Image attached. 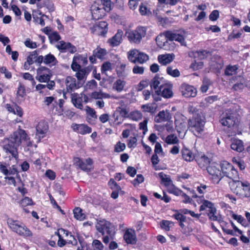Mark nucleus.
<instances>
[{
	"instance_id": "obj_1",
	"label": "nucleus",
	"mask_w": 250,
	"mask_h": 250,
	"mask_svg": "<svg viewBox=\"0 0 250 250\" xmlns=\"http://www.w3.org/2000/svg\"><path fill=\"white\" fill-rule=\"evenodd\" d=\"M189 112H191L192 118L188 122L190 126V130L195 135H199L203 131L205 121L199 110L196 108L188 109Z\"/></svg>"
},
{
	"instance_id": "obj_2",
	"label": "nucleus",
	"mask_w": 250,
	"mask_h": 250,
	"mask_svg": "<svg viewBox=\"0 0 250 250\" xmlns=\"http://www.w3.org/2000/svg\"><path fill=\"white\" fill-rule=\"evenodd\" d=\"M232 191L240 198L250 197V183L248 182L234 181L230 184Z\"/></svg>"
},
{
	"instance_id": "obj_3",
	"label": "nucleus",
	"mask_w": 250,
	"mask_h": 250,
	"mask_svg": "<svg viewBox=\"0 0 250 250\" xmlns=\"http://www.w3.org/2000/svg\"><path fill=\"white\" fill-rule=\"evenodd\" d=\"M147 28L139 26L134 30H129L125 32V35L131 43L140 44L142 39L146 36Z\"/></svg>"
},
{
	"instance_id": "obj_4",
	"label": "nucleus",
	"mask_w": 250,
	"mask_h": 250,
	"mask_svg": "<svg viewBox=\"0 0 250 250\" xmlns=\"http://www.w3.org/2000/svg\"><path fill=\"white\" fill-rule=\"evenodd\" d=\"M7 224L10 228L16 233L20 236L25 237H32L33 233L24 224L20 223L17 220H14L12 219L7 220Z\"/></svg>"
},
{
	"instance_id": "obj_5",
	"label": "nucleus",
	"mask_w": 250,
	"mask_h": 250,
	"mask_svg": "<svg viewBox=\"0 0 250 250\" xmlns=\"http://www.w3.org/2000/svg\"><path fill=\"white\" fill-rule=\"evenodd\" d=\"M200 211L204 210H207V211H208V216L211 220L216 221L218 222H221L222 221L220 216L215 215L216 209L214 207L213 204L210 201L203 200V204L200 207Z\"/></svg>"
},
{
	"instance_id": "obj_6",
	"label": "nucleus",
	"mask_w": 250,
	"mask_h": 250,
	"mask_svg": "<svg viewBox=\"0 0 250 250\" xmlns=\"http://www.w3.org/2000/svg\"><path fill=\"white\" fill-rule=\"evenodd\" d=\"M186 34V32L184 31H172L170 30L164 32V35L167 39L170 41L171 42L172 48L174 47V43L172 42L173 41H175L179 42L182 45H186V42H185L184 36Z\"/></svg>"
},
{
	"instance_id": "obj_7",
	"label": "nucleus",
	"mask_w": 250,
	"mask_h": 250,
	"mask_svg": "<svg viewBox=\"0 0 250 250\" xmlns=\"http://www.w3.org/2000/svg\"><path fill=\"white\" fill-rule=\"evenodd\" d=\"M91 13L93 19L98 20L102 19L105 15V7L103 4H100L98 1L94 2L90 7Z\"/></svg>"
},
{
	"instance_id": "obj_8",
	"label": "nucleus",
	"mask_w": 250,
	"mask_h": 250,
	"mask_svg": "<svg viewBox=\"0 0 250 250\" xmlns=\"http://www.w3.org/2000/svg\"><path fill=\"white\" fill-rule=\"evenodd\" d=\"M220 168V164L217 163H212L211 165L207 167L208 173L212 176L214 182L217 183H218L223 177Z\"/></svg>"
},
{
	"instance_id": "obj_9",
	"label": "nucleus",
	"mask_w": 250,
	"mask_h": 250,
	"mask_svg": "<svg viewBox=\"0 0 250 250\" xmlns=\"http://www.w3.org/2000/svg\"><path fill=\"white\" fill-rule=\"evenodd\" d=\"M87 63L88 60L86 55L77 54L73 58L71 67L73 71H77L81 68V64L85 65Z\"/></svg>"
},
{
	"instance_id": "obj_10",
	"label": "nucleus",
	"mask_w": 250,
	"mask_h": 250,
	"mask_svg": "<svg viewBox=\"0 0 250 250\" xmlns=\"http://www.w3.org/2000/svg\"><path fill=\"white\" fill-rule=\"evenodd\" d=\"M57 48L62 53L69 52L73 54L77 52V48L70 42H66L63 41H60L56 45Z\"/></svg>"
},
{
	"instance_id": "obj_11",
	"label": "nucleus",
	"mask_w": 250,
	"mask_h": 250,
	"mask_svg": "<svg viewBox=\"0 0 250 250\" xmlns=\"http://www.w3.org/2000/svg\"><path fill=\"white\" fill-rule=\"evenodd\" d=\"M173 85L170 83L167 82L156 93L157 95H161L165 98H170L173 96Z\"/></svg>"
},
{
	"instance_id": "obj_12",
	"label": "nucleus",
	"mask_w": 250,
	"mask_h": 250,
	"mask_svg": "<svg viewBox=\"0 0 250 250\" xmlns=\"http://www.w3.org/2000/svg\"><path fill=\"white\" fill-rule=\"evenodd\" d=\"M167 81L165 80L164 78L160 77L158 75L155 76L151 80L150 83L151 88L155 91V94L166 83Z\"/></svg>"
},
{
	"instance_id": "obj_13",
	"label": "nucleus",
	"mask_w": 250,
	"mask_h": 250,
	"mask_svg": "<svg viewBox=\"0 0 250 250\" xmlns=\"http://www.w3.org/2000/svg\"><path fill=\"white\" fill-rule=\"evenodd\" d=\"M48 130V125L45 121H40L36 126V136L40 140L45 137Z\"/></svg>"
},
{
	"instance_id": "obj_14",
	"label": "nucleus",
	"mask_w": 250,
	"mask_h": 250,
	"mask_svg": "<svg viewBox=\"0 0 250 250\" xmlns=\"http://www.w3.org/2000/svg\"><path fill=\"white\" fill-rule=\"evenodd\" d=\"M19 146L16 145L13 142L8 139L7 143L3 146V148L6 152L10 153L12 157L17 159L18 158V147Z\"/></svg>"
},
{
	"instance_id": "obj_15",
	"label": "nucleus",
	"mask_w": 250,
	"mask_h": 250,
	"mask_svg": "<svg viewBox=\"0 0 250 250\" xmlns=\"http://www.w3.org/2000/svg\"><path fill=\"white\" fill-rule=\"evenodd\" d=\"M235 120L233 114L228 111L223 115L220 122L223 125L230 127L235 125Z\"/></svg>"
},
{
	"instance_id": "obj_16",
	"label": "nucleus",
	"mask_w": 250,
	"mask_h": 250,
	"mask_svg": "<svg viewBox=\"0 0 250 250\" xmlns=\"http://www.w3.org/2000/svg\"><path fill=\"white\" fill-rule=\"evenodd\" d=\"M107 24L103 21L101 22L99 25H94L90 28L93 34H96L104 36L107 32Z\"/></svg>"
},
{
	"instance_id": "obj_17",
	"label": "nucleus",
	"mask_w": 250,
	"mask_h": 250,
	"mask_svg": "<svg viewBox=\"0 0 250 250\" xmlns=\"http://www.w3.org/2000/svg\"><path fill=\"white\" fill-rule=\"evenodd\" d=\"M245 79L240 76L233 77L230 83H233L232 89L234 91L242 90L245 87Z\"/></svg>"
},
{
	"instance_id": "obj_18",
	"label": "nucleus",
	"mask_w": 250,
	"mask_h": 250,
	"mask_svg": "<svg viewBox=\"0 0 250 250\" xmlns=\"http://www.w3.org/2000/svg\"><path fill=\"white\" fill-rule=\"evenodd\" d=\"M175 213L172 215L176 220L179 221V225L182 228H184L185 225L183 222H185L187 220V217L184 214L188 213V209L175 210Z\"/></svg>"
},
{
	"instance_id": "obj_19",
	"label": "nucleus",
	"mask_w": 250,
	"mask_h": 250,
	"mask_svg": "<svg viewBox=\"0 0 250 250\" xmlns=\"http://www.w3.org/2000/svg\"><path fill=\"white\" fill-rule=\"evenodd\" d=\"M129 69L126 68V64L119 62L116 65V72L118 77L122 79H125L128 76Z\"/></svg>"
},
{
	"instance_id": "obj_20",
	"label": "nucleus",
	"mask_w": 250,
	"mask_h": 250,
	"mask_svg": "<svg viewBox=\"0 0 250 250\" xmlns=\"http://www.w3.org/2000/svg\"><path fill=\"white\" fill-rule=\"evenodd\" d=\"M124 239L127 244H136L137 240L135 231L131 229H127L124 233Z\"/></svg>"
},
{
	"instance_id": "obj_21",
	"label": "nucleus",
	"mask_w": 250,
	"mask_h": 250,
	"mask_svg": "<svg viewBox=\"0 0 250 250\" xmlns=\"http://www.w3.org/2000/svg\"><path fill=\"white\" fill-rule=\"evenodd\" d=\"M123 32L122 30H118L117 32L112 38L108 39L107 42L112 47L117 46L122 41Z\"/></svg>"
},
{
	"instance_id": "obj_22",
	"label": "nucleus",
	"mask_w": 250,
	"mask_h": 250,
	"mask_svg": "<svg viewBox=\"0 0 250 250\" xmlns=\"http://www.w3.org/2000/svg\"><path fill=\"white\" fill-rule=\"evenodd\" d=\"M65 84L66 90L69 93L72 92V91L80 87L79 83H76V79L70 76L66 78Z\"/></svg>"
},
{
	"instance_id": "obj_23",
	"label": "nucleus",
	"mask_w": 250,
	"mask_h": 250,
	"mask_svg": "<svg viewBox=\"0 0 250 250\" xmlns=\"http://www.w3.org/2000/svg\"><path fill=\"white\" fill-rule=\"evenodd\" d=\"M190 57H193L194 59H197L199 61L206 59L211 55V52L207 50H201L195 52H192L191 54H188Z\"/></svg>"
},
{
	"instance_id": "obj_24",
	"label": "nucleus",
	"mask_w": 250,
	"mask_h": 250,
	"mask_svg": "<svg viewBox=\"0 0 250 250\" xmlns=\"http://www.w3.org/2000/svg\"><path fill=\"white\" fill-rule=\"evenodd\" d=\"M26 135L27 134L24 130H20L18 132H14L9 139L15 143L16 145L20 146L21 143V138L25 139Z\"/></svg>"
},
{
	"instance_id": "obj_25",
	"label": "nucleus",
	"mask_w": 250,
	"mask_h": 250,
	"mask_svg": "<svg viewBox=\"0 0 250 250\" xmlns=\"http://www.w3.org/2000/svg\"><path fill=\"white\" fill-rule=\"evenodd\" d=\"M157 44L160 48H163L165 50L169 49L168 45H170L169 43L168 39L164 35V32L163 34L159 35L155 39Z\"/></svg>"
},
{
	"instance_id": "obj_26",
	"label": "nucleus",
	"mask_w": 250,
	"mask_h": 250,
	"mask_svg": "<svg viewBox=\"0 0 250 250\" xmlns=\"http://www.w3.org/2000/svg\"><path fill=\"white\" fill-rule=\"evenodd\" d=\"M171 119V115L170 112L166 110L160 111L154 118V121L156 123H161L170 120Z\"/></svg>"
},
{
	"instance_id": "obj_27",
	"label": "nucleus",
	"mask_w": 250,
	"mask_h": 250,
	"mask_svg": "<svg viewBox=\"0 0 250 250\" xmlns=\"http://www.w3.org/2000/svg\"><path fill=\"white\" fill-rule=\"evenodd\" d=\"M175 58V55L173 53L160 55L158 57L159 63L164 65L170 63Z\"/></svg>"
},
{
	"instance_id": "obj_28",
	"label": "nucleus",
	"mask_w": 250,
	"mask_h": 250,
	"mask_svg": "<svg viewBox=\"0 0 250 250\" xmlns=\"http://www.w3.org/2000/svg\"><path fill=\"white\" fill-rule=\"evenodd\" d=\"M224 65L223 59L219 56L214 57L210 63V67L212 69L215 70L219 72Z\"/></svg>"
},
{
	"instance_id": "obj_29",
	"label": "nucleus",
	"mask_w": 250,
	"mask_h": 250,
	"mask_svg": "<svg viewBox=\"0 0 250 250\" xmlns=\"http://www.w3.org/2000/svg\"><path fill=\"white\" fill-rule=\"evenodd\" d=\"M73 130L83 135L90 133L92 132V128L84 124H75L73 126Z\"/></svg>"
},
{
	"instance_id": "obj_30",
	"label": "nucleus",
	"mask_w": 250,
	"mask_h": 250,
	"mask_svg": "<svg viewBox=\"0 0 250 250\" xmlns=\"http://www.w3.org/2000/svg\"><path fill=\"white\" fill-rule=\"evenodd\" d=\"M82 101V97H80L78 94L74 93L71 94V102L75 107L83 109Z\"/></svg>"
},
{
	"instance_id": "obj_31",
	"label": "nucleus",
	"mask_w": 250,
	"mask_h": 250,
	"mask_svg": "<svg viewBox=\"0 0 250 250\" xmlns=\"http://www.w3.org/2000/svg\"><path fill=\"white\" fill-rule=\"evenodd\" d=\"M111 225L112 224L110 222L104 220L100 221L96 225V227L99 232H101L103 235H104L105 234L108 229L109 228Z\"/></svg>"
},
{
	"instance_id": "obj_32",
	"label": "nucleus",
	"mask_w": 250,
	"mask_h": 250,
	"mask_svg": "<svg viewBox=\"0 0 250 250\" xmlns=\"http://www.w3.org/2000/svg\"><path fill=\"white\" fill-rule=\"evenodd\" d=\"M230 147L237 152H242L244 149L243 142L239 139H234L232 141Z\"/></svg>"
},
{
	"instance_id": "obj_33",
	"label": "nucleus",
	"mask_w": 250,
	"mask_h": 250,
	"mask_svg": "<svg viewBox=\"0 0 250 250\" xmlns=\"http://www.w3.org/2000/svg\"><path fill=\"white\" fill-rule=\"evenodd\" d=\"M58 63V61L55 57L49 53L44 56V63L49 66L55 65Z\"/></svg>"
},
{
	"instance_id": "obj_34",
	"label": "nucleus",
	"mask_w": 250,
	"mask_h": 250,
	"mask_svg": "<svg viewBox=\"0 0 250 250\" xmlns=\"http://www.w3.org/2000/svg\"><path fill=\"white\" fill-rule=\"evenodd\" d=\"M126 82L121 79H117L113 83V89L118 92L122 91L125 85Z\"/></svg>"
},
{
	"instance_id": "obj_35",
	"label": "nucleus",
	"mask_w": 250,
	"mask_h": 250,
	"mask_svg": "<svg viewBox=\"0 0 250 250\" xmlns=\"http://www.w3.org/2000/svg\"><path fill=\"white\" fill-rule=\"evenodd\" d=\"M158 175L159 177L161 178L162 182L164 183L166 186H173L172 181H171L169 176L166 175L162 172H160Z\"/></svg>"
},
{
	"instance_id": "obj_36",
	"label": "nucleus",
	"mask_w": 250,
	"mask_h": 250,
	"mask_svg": "<svg viewBox=\"0 0 250 250\" xmlns=\"http://www.w3.org/2000/svg\"><path fill=\"white\" fill-rule=\"evenodd\" d=\"M220 165V167L221 168V172L222 174L224 176L226 175L227 172H229L230 170H232V168H233V166L228 162L227 161H223Z\"/></svg>"
},
{
	"instance_id": "obj_37",
	"label": "nucleus",
	"mask_w": 250,
	"mask_h": 250,
	"mask_svg": "<svg viewBox=\"0 0 250 250\" xmlns=\"http://www.w3.org/2000/svg\"><path fill=\"white\" fill-rule=\"evenodd\" d=\"M92 163L93 162L92 159L88 158L85 162L83 161L82 162H81L79 167L83 170L88 172L90 171V168L89 167L92 165Z\"/></svg>"
},
{
	"instance_id": "obj_38",
	"label": "nucleus",
	"mask_w": 250,
	"mask_h": 250,
	"mask_svg": "<svg viewBox=\"0 0 250 250\" xmlns=\"http://www.w3.org/2000/svg\"><path fill=\"white\" fill-rule=\"evenodd\" d=\"M91 97L94 99L102 100L103 98H109L110 96L109 94L103 93L102 91H94L91 93Z\"/></svg>"
},
{
	"instance_id": "obj_39",
	"label": "nucleus",
	"mask_w": 250,
	"mask_h": 250,
	"mask_svg": "<svg viewBox=\"0 0 250 250\" xmlns=\"http://www.w3.org/2000/svg\"><path fill=\"white\" fill-rule=\"evenodd\" d=\"M139 50L133 49L127 52V58L128 60L133 63H136V60L139 54Z\"/></svg>"
},
{
	"instance_id": "obj_40",
	"label": "nucleus",
	"mask_w": 250,
	"mask_h": 250,
	"mask_svg": "<svg viewBox=\"0 0 250 250\" xmlns=\"http://www.w3.org/2000/svg\"><path fill=\"white\" fill-rule=\"evenodd\" d=\"M73 213L74 217L77 220L82 221L85 218V214L82 213V209L79 207L75 208L74 209Z\"/></svg>"
},
{
	"instance_id": "obj_41",
	"label": "nucleus",
	"mask_w": 250,
	"mask_h": 250,
	"mask_svg": "<svg viewBox=\"0 0 250 250\" xmlns=\"http://www.w3.org/2000/svg\"><path fill=\"white\" fill-rule=\"evenodd\" d=\"M210 159L205 155L202 156L197 160V163L201 167H206L210 163Z\"/></svg>"
},
{
	"instance_id": "obj_42",
	"label": "nucleus",
	"mask_w": 250,
	"mask_h": 250,
	"mask_svg": "<svg viewBox=\"0 0 250 250\" xmlns=\"http://www.w3.org/2000/svg\"><path fill=\"white\" fill-rule=\"evenodd\" d=\"M148 59L149 57L147 54L139 51L136 60V63L142 64L146 62Z\"/></svg>"
},
{
	"instance_id": "obj_43",
	"label": "nucleus",
	"mask_w": 250,
	"mask_h": 250,
	"mask_svg": "<svg viewBox=\"0 0 250 250\" xmlns=\"http://www.w3.org/2000/svg\"><path fill=\"white\" fill-rule=\"evenodd\" d=\"M238 67L236 65H228L225 70V75L226 76H232L236 73Z\"/></svg>"
},
{
	"instance_id": "obj_44",
	"label": "nucleus",
	"mask_w": 250,
	"mask_h": 250,
	"mask_svg": "<svg viewBox=\"0 0 250 250\" xmlns=\"http://www.w3.org/2000/svg\"><path fill=\"white\" fill-rule=\"evenodd\" d=\"M188 191H189V188H188ZM190 193L192 194L191 197L192 198H193L194 199H193L192 198H190L188 196V204H190L191 205H193L194 207H196V205L195 204V201L197 202L198 204H200L202 202V199L200 198H198L197 195H194V193L192 192L191 191H190Z\"/></svg>"
},
{
	"instance_id": "obj_45",
	"label": "nucleus",
	"mask_w": 250,
	"mask_h": 250,
	"mask_svg": "<svg viewBox=\"0 0 250 250\" xmlns=\"http://www.w3.org/2000/svg\"><path fill=\"white\" fill-rule=\"evenodd\" d=\"M93 52V54L96 56L97 58L100 59H103L107 53V51L105 49L101 48H97Z\"/></svg>"
},
{
	"instance_id": "obj_46",
	"label": "nucleus",
	"mask_w": 250,
	"mask_h": 250,
	"mask_svg": "<svg viewBox=\"0 0 250 250\" xmlns=\"http://www.w3.org/2000/svg\"><path fill=\"white\" fill-rule=\"evenodd\" d=\"M203 65L204 63L203 62L199 61L197 59H194V62L190 64V68L195 71L202 69L203 67Z\"/></svg>"
},
{
	"instance_id": "obj_47",
	"label": "nucleus",
	"mask_w": 250,
	"mask_h": 250,
	"mask_svg": "<svg viewBox=\"0 0 250 250\" xmlns=\"http://www.w3.org/2000/svg\"><path fill=\"white\" fill-rule=\"evenodd\" d=\"M210 84L211 81L209 79L207 78H204L202 84L200 87V90L201 92H202L203 93L206 92L208 91L209 86L210 85Z\"/></svg>"
},
{
	"instance_id": "obj_48",
	"label": "nucleus",
	"mask_w": 250,
	"mask_h": 250,
	"mask_svg": "<svg viewBox=\"0 0 250 250\" xmlns=\"http://www.w3.org/2000/svg\"><path fill=\"white\" fill-rule=\"evenodd\" d=\"M51 75L50 74H39L36 77L37 80H38L40 83H46L48 82L50 79Z\"/></svg>"
},
{
	"instance_id": "obj_49",
	"label": "nucleus",
	"mask_w": 250,
	"mask_h": 250,
	"mask_svg": "<svg viewBox=\"0 0 250 250\" xmlns=\"http://www.w3.org/2000/svg\"><path fill=\"white\" fill-rule=\"evenodd\" d=\"M173 225L174 223L172 221L165 220H162L160 223L161 228L166 231L169 230Z\"/></svg>"
},
{
	"instance_id": "obj_50",
	"label": "nucleus",
	"mask_w": 250,
	"mask_h": 250,
	"mask_svg": "<svg viewBox=\"0 0 250 250\" xmlns=\"http://www.w3.org/2000/svg\"><path fill=\"white\" fill-rule=\"evenodd\" d=\"M167 73L174 78L178 77L180 75V72L178 69H173L172 67L170 66L167 67Z\"/></svg>"
},
{
	"instance_id": "obj_51",
	"label": "nucleus",
	"mask_w": 250,
	"mask_h": 250,
	"mask_svg": "<svg viewBox=\"0 0 250 250\" xmlns=\"http://www.w3.org/2000/svg\"><path fill=\"white\" fill-rule=\"evenodd\" d=\"M128 117L134 121H138L142 119V114L140 111L136 110L130 113Z\"/></svg>"
},
{
	"instance_id": "obj_52",
	"label": "nucleus",
	"mask_w": 250,
	"mask_h": 250,
	"mask_svg": "<svg viewBox=\"0 0 250 250\" xmlns=\"http://www.w3.org/2000/svg\"><path fill=\"white\" fill-rule=\"evenodd\" d=\"M227 174L225 175L226 176L232 180V182L234 181H239V180H236L235 179L237 177V171L236 170L234 167L232 168L231 170L229 172H226Z\"/></svg>"
},
{
	"instance_id": "obj_53",
	"label": "nucleus",
	"mask_w": 250,
	"mask_h": 250,
	"mask_svg": "<svg viewBox=\"0 0 250 250\" xmlns=\"http://www.w3.org/2000/svg\"><path fill=\"white\" fill-rule=\"evenodd\" d=\"M20 205L22 208H25L27 206L33 205H34V203L31 198L28 197H25L21 200Z\"/></svg>"
},
{
	"instance_id": "obj_54",
	"label": "nucleus",
	"mask_w": 250,
	"mask_h": 250,
	"mask_svg": "<svg viewBox=\"0 0 250 250\" xmlns=\"http://www.w3.org/2000/svg\"><path fill=\"white\" fill-rule=\"evenodd\" d=\"M165 142L168 144H176L178 143V139L175 135L170 134L166 137Z\"/></svg>"
},
{
	"instance_id": "obj_55",
	"label": "nucleus",
	"mask_w": 250,
	"mask_h": 250,
	"mask_svg": "<svg viewBox=\"0 0 250 250\" xmlns=\"http://www.w3.org/2000/svg\"><path fill=\"white\" fill-rule=\"evenodd\" d=\"M141 108L143 112H149L151 114L154 113L156 110V108L149 104L142 105Z\"/></svg>"
},
{
	"instance_id": "obj_56",
	"label": "nucleus",
	"mask_w": 250,
	"mask_h": 250,
	"mask_svg": "<svg viewBox=\"0 0 250 250\" xmlns=\"http://www.w3.org/2000/svg\"><path fill=\"white\" fill-rule=\"evenodd\" d=\"M37 50L32 52L27 58L26 61L28 63V64H32L35 62V58H37Z\"/></svg>"
},
{
	"instance_id": "obj_57",
	"label": "nucleus",
	"mask_w": 250,
	"mask_h": 250,
	"mask_svg": "<svg viewBox=\"0 0 250 250\" xmlns=\"http://www.w3.org/2000/svg\"><path fill=\"white\" fill-rule=\"evenodd\" d=\"M112 69V64L109 62H104L101 66V72L102 73H104L106 71L111 70Z\"/></svg>"
},
{
	"instance_id": "obj_58",
	"label": "nucleus",
	"mask_w": 250,
	"mask_h": 250,
	"mask_svg": "<svg viewBox=\"0 0 250 250\" xmlns=\"http://www.w3.org/2000/svg\"><path fill=\"white\" fill-rule=\"evenodd\" d=\"M36 11L34 10L33 11L32 16L34 20V21L36 23H39L42 26H44L45 25V22L44 20L42 17H38V15L36 14Z\"/></svg>"
},
{
	"instance_id": "obj_59",
	"label": "nucleus",
	"mask_w": 250,
	"mask_h": 250,
	"mask_svg": "<svg viewBox=\"0 0 250 250\" xmlns=\"http://www.w3.org/2000/svg\"><path fill=\"white\" fill-rule=\"evenodd\" d=\"M125 145L121 142H118L114 146V151L116 152H120L123 151L125 148Z\"/></svg>"
},
{
	"instance_id": "obj_60",
	"label": "nucleus",
	"mask_w": 250,
	"mask_h": 250,
	"mask_svg": "<svg viewBox=\"0 0 250 250\" xmlns=\"http://www.w3.org/2000/svg\"><path fill=\"white\" fill-rule=\"evenodd\" d=\"M48 38L51 43H52L53 41L57 42L61 39L60 35L56 31L53 32L50 34V35H49Z\"/></svg>"
},
{
	"instance_id": "obj_61",
	"label": "nucleus",
	"mask_w": 250,
	"mask_h": 250,
	"mask_svg": "<svg viewBox=\"0 0 250 250\" xmlns=\"http://www.w3.org/2000/svg\"><path fill=\"white\" fill-rule=\"evenodd\" d=\"M117 112H119L120 115L123 117H128L129 111L125 107H118L117 108Z\"/></svg>"
},
{
	"instance_id": "obj_62",
	"label": "nucleus",
	"mask_w": 250,
	"mask_h": 250,
	"mask_svg": "<svg viewBox=\"0 0 250 250\" xmlns=\"http://www.w3.org/2000/svg\"><path fill=\"white\" fill-rule=\"evenodd\" d=\"M232 217L234 219L237 221V222L240 223L242 225L244 226H246V221L242 217L241 215H236L235 214H233L232 215Z\"/></svg>"
},
{
	"instance_id": "obj_63",
	"label": "nucleus",
	"mask_w": 250,
	"mask_h": 250,
	"mask_svg": "<svg viewBox=\"0 0 250 250\" xmlns=\"http://www.w3.org/2000/svg\"><path fill=\"white\" fill-rule=\"evenodd\" d=\"M85 111L86 114L90 116L91 117L94 119H97V116L96 115V113L93 108H91L89 106L87 105L85 106Z\"/></svg>"
},
{
	"instance_id": "obj_64",
	"label": "nucleus",
	"mask_w": 250,
	"mask_h": 250,
	"mask_svg": "<svg viewBox=\"0 0 250 250\" xmlns=\"http://www.w3.org/2000/svg\"><path fill=\"white\" fill-rule=\"evenodd\" d=\"M108 185L113 190H121V187L117 184V183L113 179H110L108 182Z\"/></svg>"
}]
</instances>
